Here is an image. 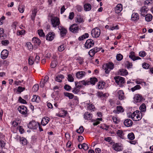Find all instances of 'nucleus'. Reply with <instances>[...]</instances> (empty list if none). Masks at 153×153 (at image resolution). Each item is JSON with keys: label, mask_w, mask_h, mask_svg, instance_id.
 <instances>
[{"label": "nucleus", "mask_w": 153, "mask_h": 153, "mask_svg": "<svg viewBox=\"0 0 153 153\" xmlns=\"http://www.w3.org/2000/svg\"><path fill=\"white\" fill-rule=\"evenodd\" d=\"M100 30L98 27H95L93 29L91 32V34L93 37L97 38L100 34Z\"/></svg>", "instance_id": "f257e3e1"}, {"label": "nucleus", "mask_w": 153, "mask_h": 153, "mask_svg": "<svg viewBox=\"0 0 153 153\" xmlns=\"http://www.w3.org/2000/svg\"><path fill=\"white\" fill-rule=\"evenodd\" d=\"M70 31L74 33H78L79 30L78 25L76 24H73L69 27Z\"/></svg>", "instance_id": "f03ea898"}, {"label": "nucleus", "mask_w": 153, "mask_h": 153, "mask_svg": "<svg viewBox=\"0 0 153 153\" xmlns=\"http://www.w3.org/2000/svg\"><path fill=\"white\" fill-rule=\"evenodd\" d=\"M51 21L53 27H54L59 26L60 24L59 19L56 17H53L51 19Z\"/></svg>", "instance_id": "7ed1b4c3"}, {"label": "nucleus", "mask_w": 153, "mask_h": 153, "mask_svg": "<svg viewBox=\"0 0 153 153\" xmlns=\"http://www.w3.org/2000/svg\"><path fill=\"white\" fill-rule=\"evenodd\" d=\"M115 82L120 86L125 82V79L120 76H116L114 77Z\"/></svg>", "instance_id": "20e7f679"}, {"label": "nucleus", "mask_w": 153, "mask_h": 153, "mask_svg": "<svg viewBox=\"0 0 153 153\" xmlns=\"http://www.w3.org/2000/svg\"><path fill=\"white\" fill-rule=\"evenodd\" d=\"M89 83V82L87 80L85 81L84 80L79 81V82H75L76 87L79 88H81L83 87L82 85H88Z\"/></svg>", "instance_id": "39448f33"}, {"label": "nucleus", "mask_w": 153, "mask_h": 153, "mask_svg": "<svg viewBox=\"0 0 153 153\" xmlns=\"http://www.w3.org/2000/svg\"><path fill=\"white\" fill-rule=\"evenodd\" d=\"M19 111L24 115H26L27 113V107L24 105H21L19 106L17 109Z\"/></svg>", "instance_id": "423d86ee"}, {"label": "nucleus", "mask_w": 153, "mask_h": 153, "mask_svg": "<svg viewBox=\"0 0 153 153\" xmlns=\"http://www.w3.org/2000/svg\"><path fill=\"white\" fill-rule=\"evenodd\" d=\"M58 28L60 31V34L61 36L64 37L65 36L67 32V29L62 26H58Z\"/></svg>", "instance_id": "0eeeda50"}, {"label": "nucleus", "mask_w": 153, "mask_h": 153, "mask_svg": "<svg viewBox=\"0 0 153 153\" xmlns=\"http://www.w3.org/2000/svg\"><path fill=\"white\" fill-rule=\"evenodd\" d=\"M39 123L34 120H32L30 122L28 125L29 128L34 129H36L38 127Z\"/></svg>", "instance_id": "6e6552de"}, {"label": "nucleus", "mask_w": 153, "mask_h": 153, "mask_svg": "<svg viewBox=\"0 0 153 153\" xmlns=\"http://www.w3.org/2000/svg\"><path fill=\"white\" fill-rule=\"evenodd\" d=\"M113 149L116 151H122L123 149V148L122 145L119 143H115L112 145Z\"/></svg>", "instance_id": "1a4fd4ad"}, {"label": "nucleus", "mask_w": 153, "mask_h": 153, "mask_svg": "<svg viewBox=\"0 0 153 153\" xmlns=\"http://www.w3.org/2000/svg\"><path fill=\"white\" fill-rule=\"evenodd\" d=\"M94 42L91 39H88L85 43V46L86 48H89L94 46Z\"/></svg>", "instance_id": "9d476101"}, {"label": "nucleus", "mask_w": 153, "mask_h": 153, "mask_svg": "<svg viewBox=\"0 0 153 153\" xmlns=\"http://www.w3.org/2000/svg\"><path fill=\"white\" fill-rule=\"evenodd\" d=\"M134 102L137 103L142 101L143 100V98L141 95L137 94L134 96Z\"/></svg>", "instance_id": "9b49d317"}, {"label": "nucleus", "mask_w": 153, "mask_h": 153, "mask_svg": "<svg viewBox=\"0 0 153 153\" xmlns=\"http://www.w3.org/2000/svg\"><path fill=\"white\" fill-rule=\"evenodd\" d=\"M129 57L133 61L141 59L139 56H135V53L133 51H131L130 53Z\"/></svg>", "instance_id": "f8f14e48"}, {"label": "nucleus", "mask_w": 153, "mask_h": 153, "mask_svg": "<svg viewBox=\"0 0 153 153\" xmlns=\"http://www.w3.org/2000/svg\"><path fill=\"white\" fill-rule=\"evenodd\" d=\"M55 36V34L53 32H49L46 36L47 40L51 41L54 38Z\"/></svg>", "instance_id": "ddd939ff"}, {"label": "nucleus", "mask_w": 153, "mask_h": 153, "mask_svg": "<svg viewBox=\"0 0 153 153\" xmlns=\"http://www.w3.org/2000/svg\"><path fill=\"white\" fill-rule=\"evenodd\" d=\"M123 10V5L121 4H118L114 8V11L115 13H120Z\"/></svg>", "instance_id": "4468645a"}, {"label": "nucleus", "mask_w": 153, "mask_h": 153, "mask_svg": "<svg viewBox=\"0 0 153 153\" xmlns=\"http://www.w3.org/2000/svg\"><path fill=\"white\" fill-rule=\"evenodd\" d=\"M124 125L127 127L131 126L133 124V122L130 119H127L124 121Z\"/></svg>", "instance_id": "2eb2a0df"}, {"label": "nucleus", "mask_w": 153, "mask_h": 153, "mask_svg": "<svg viewBox=\"0 0 153 153\" xmlns=\"http://www.w3.org/2000/svg\"><path fill=\"white\" fill-rule=\"evenodd\" d=\"M8 55V51L6 50H4L1 53V57L3 59L6 58Z\"/></svg>", "instance_id": "dca6fc26"}, {"label": "nucleus", "mask_w": 153, "mask_h": 153, "mask_svg": "<svg viewBox=\"0 0 153 153\" xmlns=\"http://www.w3.org/2000/svg\"><path fill=\"white\" fill-rule=\"evenodd\" d=\"M148 10V7H146V6L143 7L140 9L141 13L140 14L141 15L144 16L147 13Z\"/></svg>", "instance_id": "f3484780"}, {"label": "nucleus", "mask_w": 153, "mask_h": 153, "mask_svg": "<svg viewBox=\"0 0 153 153\" xmlns=\"http://www.w3.org/2000/svg\"><path fill=\"white\" fill-rule=\"evenodd\" d=\"M67 111L65 110H61L60 112L56 114V115L62 117H65L67 114Z\"/></svg>", "instance_id": "a211bd4d"}, {"label": "nucleus", "mask_w": 153, "mask_h": 153, "mask_svg": "<svg viewBox=\"0 0 153 153\" xmlns=\"http://www.w3.org/2000/svg\"><path fill=\"white\" fill-rule=\"evenodd\" d=\"M116 110H114L113 112L115 113H119L120 112H123L124 111V110L123 107L121 106H118L116 107Z\"/></svg>", "instance_id": "6ab92c4d"}, {"label": "nucleus", "mask_w": 153, "mask_h": 153, "mask_svg": "<svg viewBox=\"0 0 153 153\" xmlns=\"http://www.w3.org/2000/svg\"><path fill=\"white\" fill-rule=\"evenodd\" d=\"M49 121V118L48 117H44L42 118L41 121V124L43 126L47 124Z\"/></svg>", "instance_id": "aec40b11"}, {"label": "nucleus", "mask_w": 153, "mask_h": 153, "mask_svg": "<svg viewBox=\"0 0 153 153\" xmlns=\"http://www.w3.org/2000/svg\"><path fill=\"white\" fill-rule=\"evenodd\" d=\"M131 18L132 20L137 21L139 19V16L137 13H134L132 14Z\"/></svg>", "instance_id": "412c9836"}, {"label": "nucleus", "mask_w": 153, "mask_h": 153, "mask_svg": "<svg viewBox=\"0 0 153 153\" xmlns=\"http://www.w3.org/2000/svg\"><path fill=\"white\" fill-rule=\"evenodd\" d=\"M86 74L85 72L83 71H79L76 74V77L78 79H80L84 76Z\"/></svg>", "instance_id": "4be33fe9"}, {"label": "nucleus", "mask_w": 153, "mask_h": 153, "mask_svg": "<svg viewBox=\"0 0 153 153\" xmlns=\"http://www.w3.org/2000/svg\"><path fill=\"white\" fill-rule=\"evenodd\" d=\"M114 67V64L112 62H109L108 64H107L106 65H103V68H107L109 69L112 70V69Z\"/></svg>", "instance_id": "5701e85b"}, {"label": "nucleus", "mask_w": 153, "mask_h": 153, "mask_svg": "<svg viewBox=\"0 0 153 153\" xmlns=\"http://www.w3.org/2000/svg\"><path fill=\"white\" fill-rule=\"evenodd\" d=\"M119 99L120 100L124 99L125 97L124 95V93L122 90H120L117 92Z\"/></svg>", "instance_id": "b1692460"}, {"label": "nucleus", "mask_w": 153, "mask_h": 153, "mask_svg": "<svg viewBox=\"0 0 153 153\" xmlns=\"http://www.w3.org/2000/svg\"><path fill=\"white\" fill-rule=\"evenodd\" d=\"M107 94L105 93L103 94L102 92H98L97 93V96L100 98H104L107 97Z\"/></svg>", "instance_id": "393cba45"}, {"label": "nucleus", "mask_w": 153, "mask_h": 153, "mask_svg": "<svg viewBox=\"0 0 153 153\" xmlns=\"http://www.w3.org/2000/svg\"><path fill=\"white\" fill-rule=\"evenodd\" d=\"M64 78V75L59 74L57 75L55 78V80L58 82H60L62 81V79Z\"/></svg>", "instance_id": "a878e982"}, {"label": "nucleus", "mask_w": 153, "mask_h": 153, "mask_svg": "<svg viewBox=\"0 0 153 153\" xmlns=\"http://www.w3.org/2000/svg\"><path fill=\"white\" fill-rule=\"evenodd\" d=\"M92 117V114L88 112H87L84 114V118L86 120H91Z\"/></svg>", "instance_id": "bb28decb"}, {"label": "nucleus", "mask_w": 153, "mask_h": 153, "mask_svg": "<svg viewBox=\"0 0 153 153\" xmlns=\"http://www.w3.org/2000/svg\"><path fill=\"white\" fill-rule=\"evenodd\" d=\"M139 109L140 110V113H144L146 110V106L145 104L143 103L140 105L139 107Z\"/></svg>", "instance_id": "cd10ccee"}, {"label": "nucleus", "mask_w": 153, "mask_h": 153, "mask_svg": "<svg viewBox=\"0 0 153 153\" xmlns=\"http://www.w3.org/2000/svg\"><path fill=\"white\" fill-rule=\"evenodd\" d=\"M142 113H136L134 118V121H137L140 120L142 118Z\"/></svg>", "instance_id": "c85d7f7f"}, {"label": "nucleus", "mask_w": 153, "mask_h": 153, "mask_svg": "<svg viewBox=\"0 0 153 153\" xmlns=\"http://www.w3.org/2000/svg\"><path fill=\"white\" fill-rule=\"evenodd\" d=\"M32 43L36 44V45H39L41 43V41L38 38L33 37L32 40Z\"/></svg>", "instance_id": "c756f323"}, {"label": "nucleus", "mask_w": 153, "mask_h": 153, "mask_svg": "<svg viewBox=\"0 0 153 153\" xmlns=\"http://www.w3.org/2000/svg\"><path fill=\"white\" fill-rule=\"evenodd\" d=\"M119 74L121 76H125L127 75L128 73L127 70L125 69H121L119 73Z\"/></svg>", "instance_id": "7c9ffc66"}, {"label": "nucleus", "mask_w": 153, "mask_h": 153, "mask_svg": "<svg viewBox=\"0 0 153 153\" xmlns=\"http://www.w3.org/2000/svg\"><path fill=\"white\" fill-rule=\"evenodd\" d=\"M84 10L85 11H90L91 8V5L89 3L85 4L84 5Z\"/></svg>", "instance_id": "2f4dec72"}, {"label": "nucleus", "mask_w": 153, "mask_h": 153, "mask_svg": "<svg viewBox=\"0 0 153 153\" xmlns=\"http://www.w3.org/2000/svg\"><path fill=\"white\" fill-rule=\"evenodd\" d=\"M87 81L89 82V85L90 84L94 85L95 83L98 81L97 79L95 77L91 78L90 81L88 80Z\"/></svg>", "instance_id": "473e14b6"}, {"label": "nucleus", "mask_w": 153, "mask_h": 153, "mask_svg": "<svg viewBox=\"0 0 153 153\" xmlns=\"http://www.w3.org/2000/svg\"><path fill=\"white\" fill-rule=\"evenodd\" d=\"M153 16L151 14H147L145 16V20L147 22H149L152 21V19Z\"/></svg>", "instance_id": "72a5a7b5"}, {"label": "nucleus", "mask_w": 153, "mask_h": 153, "mask_svg": "<svg viewBox=\"0 0 153 153\" xmlns=\"http://www.w3.org/2000/svg\"><path fill=\"white\" fill-rule=\"evenodd\" d=\"M32 101L33 102H39L40 101V98L38 96L36 95H33V98L32 99Z\"/></svg>", "instance_id": "f704fd0d"}, {"label": "nucleus", "mask_w": 153, "mask_h": 153, "mask_svg": "<svg viewBox=\"0 0 153 153\" xmlns=\"http://www.w3.org/2000/svg\"><path fill=\"white\" fill-rule=\"evenodd\" d=\"M116 134L117 135L121 138H124V134L122 130H118L117 131Z\"/></svg>", "instance_id": "c9c22d12"}, {"label": "nucleus", "mask_w": 153, "mask_h": 153, "mask_svg": "<svg viewBox=\"0 0 153 153\" xmlns=\"http://www.w3.org/2000/svg\"><path fill=\"white\" fill-rule=\"evenodd\" d=\"M105 83L104 82H99L97 84V87L98 89H102L105 85Z\"/></svg>", "instance_id": "e433bc0d"}, {"label": "nucleus", "mask_w": 153, "mask_h": 153, "mask_svg": "<svg viewBox=\"0 0 153 153\" xmlns=\"http://www.w3.org/2000/svg\"><path fill=\"white\" fill-rule=\"evenodd\" d=\"M20 141L21 143L23 145H27L28 143L27 140L24 137L21 138Z\"/></svg>", "instance_id": "4c0bfd02"}, {"label": "nucleus", "mask_w": 153, "mask_h": 153, "mask_svg": "<svg viewBox=\"0 0 153 153\" xmlns=\"http://www.w3.org/2000/svg\"><path fill=\"white\" fill-rule=\"evenodd\" d=\"M64 94L65 96L68 97L70 99H72L74 97V95L71 93L65 92Z\"/></svg>", "instance_id": "58836bf2"}, {"label": "nucleus", "mask_w": 153, "mask_h": 153, "mask_svg": "<svg viewBox=\"0 0 153 153\" xmlns=\"http://www.w3.org/2000/svg\"><path fill=\"white\" fill-rule=\"evenodd\" d=\"M37 9H34L32 11V15L31 16V18L32 20H34L35 18V16L37 13Z\"/></svg>", "instance_id": "ea45409f"}, {"label": "nucleus", "mask_w": 153, "mask_h": 153, "mask_svg": "<svg viewBox=\"0 0 153 153\" xmlns=\"http://www.w3.org/2000/svg\"><path fill=\"white\" fill-rule=\"evenodd\" d=\"M128 138L131 140H134L135 138V136L134 134L131 132L128 134Z\"/></svg>", "instance_id": "a19ab883"}, {"label": "nucleus", "mask_w": 153, "mask_h": 153, "mask_svg": "<svg viewBox=\"0 0 153 153\" xmlns=\"http://www.w3.org/2000/svg\"><path fill=\"white\" fill-rule=\"evenodd\" d=\"M34 62V58L32 56H30L28 59V63L30 65H32Z\"/></svg>", "instance_id": "79ce46f5"}, {"label": "nucleus", "mask_w": 153, "mask_h": 153, "mask_svg": "<svg viewBox=\"0 0 153 153\" xmlns=\"http://www.w3.org/2000/svg\"><path fill=\"white\" fill-rule=\"evenodd\" d=\"M19 122V120H15L12 122V125L13 127H16L18 125Z\"/></svg>", "instance_id": "37998d69"}, {"label": "nucleus", "mask_w": 153, "mask_h": 153, "mask_svg": "<svg viewBox=\"0 0 153 153\" xmlns=\"http://www.w3.org/2000/svg\"><path fill=\"white\" fill-rule=\"evenodd\" d=\"M88 53L90 56L91 57H92L93 56H94L95 53H96L94 48L91 50L89 51Z\"/></svg>", "instance_id": "c03bdc74"}, {"label": "nucleus", "mask_w": 153, "mask_h": 153, "mask_svg": "<svg viewBox=\"0 0 153 153\" xmlns=\"http://www.w3.org/2000/svg\"><path fill=\"white\" fill-rule=\"evenodd\" d=\"M94 107L92 104H88L87 107V109L88 110H93Z\"/></svg>", "instance_id": "a18cd8bd"}, {"label": "nucleus", "mask_w": 153, "mask_h": 153, "mask_svg": "<svg viewBox=\"0 0 153 153\" xmlns=\"http://www.w3.org/2000/svg\"><path fill=\"white\" fill-rule=\"evenodd\" d=\"M25 6L23 5H20L18 7V10L21 13H23L24 10Z\"/></svg>", "instance_id": "49530a36"}, {"label": "nucleus", "mask_w": 153, "mask_h": 153, "mask_svg": "<svg viewBox=\"0 0 153 153\" xmlns=\"http://www.w3.org/2000/svg\"><path fill=\"white\" fill-rule=\"evenodd\" d=\"M80 146L81 147V148H83L85 150H87L89 148V147L88 145L85 143H83L82 145H81Z\"/></svg>", "instance_id": "de8ad7c7"}, {"label": "nucleus", "mask_w": 153, "mask_h": 153, "mask_svg": "<svg viewBox=\"0 0 153 153\" xmlns=\"http://www.w3.org/2000/svg\"><path fill=\"white\" fill-rule=\"evenodd\" d=\"M126 65L128 69L131 68H132L133 65L132 63L128 61H126Z\"/></svg>", "instance_id": "09e8293b"}, {"label": "nucleus", "mask_w": 153, "mask_h": 153, "mask_svg": "<svg viewBox=\"0 0 153 153\" xmlns=\"http://www.w3.org/2000/svg\"><path fill=\"white\" fill-rule=\"evenodd\" d=\"M39 87V85L38 84H35L32 88V91L33 92H36L38 90Z\"/></svg>", "instance_id": "8fccbe9b"}, {"label": "nucleus", "mask_w": 153, "mask_h": 153, "mask_svg": "<svg viewBox=\"0 0 153 153\" xmlns=\"http://www.w3.org/2000/svg\"><path fill=\"white\" fill-rule=\"evenodd\" d=\"M38 34L39 35L42 37H44L45 36L44 33L43 32V30H38Z\"/></svg>", "instance_id": "3c124183"}, {"label": "nucleus", "mask_w": 153, "mask_h": 153, "mask_svg": "<svg viewBox=\"0 0 153 153\" xmlns=\"http://www.w3.org/2000/svg\"><path fill=\"white\" fill-rule=\"evenodd\" d=\"M123 56L120 53L117 54L116 56L117 60L119 61L123 59Z\"/></svg>", "instance_id": "603ef678"}, {"label": "nucleus", "mask_w": 153, "mask_h": 153, "mask_svg": "<svg viewBox=\"0 0 153 153\" xmlns=\"http://www.w3.org/2000/svg\"><path fill=\"white\" fill-rule=\"evenodd\" d=\"M84 131L83 127L82 126H80L79 129L76 130V132L79 134H82Z\"/></svg>", "instance_id": "864d4df0"}, {"label": "nucleus", "mask_w": 153, "mask_h": 153, "mask_svg": "<svg viewBox=\"0 0 153 153\" xmlns=\"http://www.w3.org/2000/svg\"><path fill=\"white\" fill-rule=\"evenodd\" d=\"M79 88L76 87L73 88L72 92L74 94H77L79 92Z\"/></svg>", "instance_id": "5fc2aeb1"}, {"label": "nucleus", "mask_w": 153, "mask_h": 153, "mask_svg": "<svg viewBox=\"0 0 153 153\" xmlns=\"http://www.w3.org/2000/svg\"><path fill=\"white\" fill-rule=\"evenodd\" d=\"M141 88L140 86L139 85H137L134 87L131 88V91L133 92L134 91L136 90H138Z\"/></svg>", "instance_id": "6e6d98bb"}, {"label": "nucleus", "mask_w": 153, "mask_h": 153, "mask_svg": "<svg viewBox=\"0 0 153 153\" xmlns=\"http://www.w3.org/2000/svg\"><path fill=\"white\" fill-rule=\"evenodd\" d=\"M57 62L56 60L53 61L51 64V67L52 68H55L57 65Z\"/></svg>", "instance_id": "4d7b16f0"}, {"label": "nucleus", "mask_w": 153, "mask_h": 153, "mask_svg": "<svg viewBox=\"0 0 153 153\" xmlns=\"http://www.w3.org/2000/svg\"><path fill=\"white\" fill-rule=\"evenodd\" d=\"M140 113V111L137 110L135 111L131 115V118H132V120H134V117L136 114V113Z\"/></svg>", "instance_id": "13d9d810"}, {"label": "nucleus", "mask_w": 153, "mask_h": 153, "mask_svg": "<svg viewBox=\"0 0 153 153\" xmlns=\"http://www.w3.org/2000/svg\"><path fill=\"white\" fill-rule=\"evenodd\" d=\"M17 128L18 129L19 131V132L21 134L23 133L24 131L25 130L23 128V127L22 126H19L17 127Z\"/></svg>", "instance_id": "bf43d9fd"}, {"label": "nucleus", "mask_w": 153, "mask_h": 153, "mask_svg": "<svg viewBox=\"0 0 153 153\" xmlns=\"http://www.w3.org/2000/svg\"><path fill=\"white\" fill-rule=\"evenodd\" d=\"M65 48L64 45H62L60 46L58 48V50L59 51L61 52L63 51Z\"/></svg>", "instance_id": "052dcab7"}, {"label": "nucleus", "mask_w": 153, "mask_h": 153, "mask_svg": "<svg viewBox=\"0 0 153 153\" xmlns=\"http://www.w3.org/2000/svg\"><path fill=\"white\" fill-rule=\"evenodd\" d=\"M149 66L150 65L146 63H144L143 64L142 66L143 68L147 69L149 68Z\"/></svg>", "instance_id": "680f3d73"}, {"label": "nucleus", "mask_w": 153, "mask_h": 153, "mask_svg": "<svg viewBox=\"0 0 153 153\" xmlns=\"http://www.w3.org/2000/svg\"><path fill=\"white\" fill-rule=\"evenodd\" d=\"M68 80L70 82H73L74 81V79L72 76L71 74L68 75Z\"/></svg>", "instance_id": "e2e57ef3"}, {"label": "nucleus", "mask_w": 153, "mask_h": 153, "mask_svg": "<svg viewBox=\"0 0 153 153\" xmlns=\"http://www.w3.org/2000/svg\"><path fill=\"white\" fill-rule=\"evenodd\" d=\"M19 101L21 103L23 104H26L27 102L24 99H23L21 97H19Z\"/></svg>", "instance_id": "0e129e2a"}, {"label": "nucleus", "mask_w": 153, "mask_h": 153, "mask_svg": "<svg viewBox=\"0 0 153 153\" xmlns=\"http://www.w3.org/2000/svg\"><path fill=\"white\" fill-rule=\"evenodd\" d=\"M64 88L67 91H69L71 89V87L68 85H65L64 86Z\"/></svg>", "instance_id": "69168bd1"}, {"label": "nucleus", "mask_w": 153, "mask_h": 153, "mask_svg": "<svg viewBox=\"0 0 153 153\" xmlns=\"http://www.w3.org/2000/svg\"><path fill=\"white\" fill-rule=\"evenodd\" d=\"M5 145V143L4 141L0 140V146L2 149L4 147Z\"/></svg>", "instance_id": "338daca9"}, {"label": "nucleus", "mask_w": 153, "mask_h": 153, "mask_svg": "<svg viewBox=\"0 0 153 153\" xmlns=\"http://www.w3.org/2000/svg\"><path fill=\"white\" fill-rule=\"evenodd\" d=\"M2 44L4 45H7L9 44V42L8 40H4L2 41Z\"/></svg>", "instance_id": "774afa93"}]
</instances>
